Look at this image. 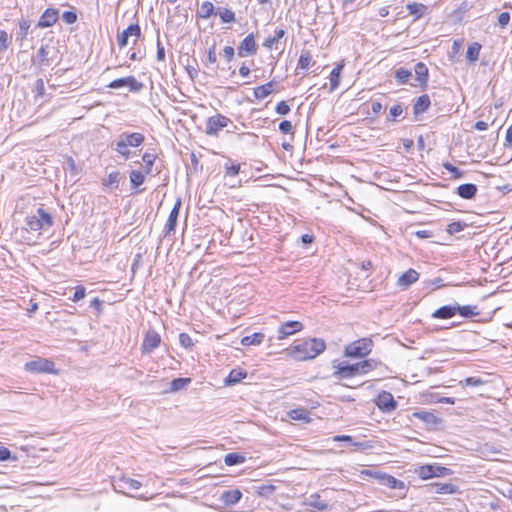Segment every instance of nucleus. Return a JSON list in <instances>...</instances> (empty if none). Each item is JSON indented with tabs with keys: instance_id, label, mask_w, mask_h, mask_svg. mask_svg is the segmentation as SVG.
I'll return each mask as SVG.
<instances>
[{
	"instance_id": "f257e3e1",
	"label": "nucleus",
	"mask_w": 512,
	"mask_h": 512,
	"mask_svg": "<svg viewBox=\"0 0 512 512\" xmlns=\"http://www.w3.org/2000/svg\"><path fill=\"white\" fill-rule=\"evenodd\" d=\"M325 349L326 343L323 339L310 338L292 346L290 355L298 361H305L317 357Z\"/></svg>"
},
{
	"instance_id": "f03ea898",
	"label": "nucleus",
	"mask_w": 512,
	"mask_h": 512,
	"mask_svg": "<svg viewBox=\"0 0 512 512\" xmlns=\"http://www.w3.org/2000/svg\"><path fill=\"white\" fill-rule=\"evenodd\" d=\"M24 223L28 233H36L39 237L52 227L53 218L43 208H38L34 214L26 216Z\"/></svg>"
},
{
	"instance_id": "7ed1b4c3",
	"label": "nucleus",
	"mask_w": 512,
	"mask_h": 512,
	"mask_svg": "<svg viewBox=\"0 0 512 512\" xmlns=\"http://www.w3.org/2000/svg\"><path fill=\"white\" fill-rule=\"evenodd\" d=\"M144 141H145V136L142 133L123 132L112 143V148L119 155H121L125 160H127L131 156L129 147H138V146L142 145L144 143Z\"/></svg>"
},
{
	"instance_id": "20e7f679",
	"label": "nucleus",
	"mask_w": 512,
	"mask_h": 512,
	"mask_svg": "<svg viewBox=\"0 0 512 512\" xmlns=\"http://www.w3.org/2000/svg\"><path fill=\"white\" fill-rule=\"evenodd\" d=\"M373 341L371 338H361L351 342L345 348V355L348 357H365L371 353Z\"/></svg>"
},
{
	"instance_id": "39448f33",
	"label": "nucleus",
	"mask_w": 512,
	"mask_h": 512,
	"mask_svg": "<svg viewBox=\"0 0 512 512\" xmlns=\"http://www.w3.org/2000/svg\"><path fill=\"white\" fill-rule=\"evenodd\" d=\"M415 473L421 479H430L433 477H445L452 474V470L450 468L440 466L438 464H428L422 465L415 469Z\"/></svg>"
},
{
	"instance_id": "423d86ee",
	"label": "nucleus",
	"mask_w": 512,
	"mask_h": 512,
	"mask_svg": "<svg viewBox=\"0 0 512 512\" xmlns=\"http://www.w3.org/2000/svg\"><path fill=\"white\" fill-rule=\"evenodd\" d=\"M229 123H231V120L228 117L218 113L207 119L205 133L217 137L219 132L227 127Z\"/></svg>"
},
{
	"instance_id": "0eeeda50",
	"label": "nucleus",
	"mask_w": 512,
	"mask_h": 512,
	"mask_svg": "<svg viewBox=\"0 0 512 512\" xmlns=\"http://www.w3.org/2000/svg\"><path fill=\"white\" fill-rule=\"evenodd\" d=\"M25 369L34 373H57L54 362L45 358H38L27 362Z\"/></svg>"
},
{
	"instance_id": "6e6552de",
	"label": "nucleus",
	"mask_w": 512,
	"mask_h": 512,
	"mask_svg": "<svg viewBox=\"0 0 512 512\" xmlns=\"http://www.w3.org/2000/svg\"><path fill=\"white\" fill-rule=\"evenodd\" d=\"M375 403L377 407L384 413H390L396 410L398 403L394 399L392 393L388 391H382L378 394Z\"/></svg>"
},
{
	"instance_id": "1a4fd4ad",
	"label": "nucleus",
	"mask_w": 512,
	"mask_h": 512,
	"mask_svg": "<svg viewBox=\"0 0 512 512\" xmlns=\"http://www.w3.org/2000/svg\"><path fill=\"white\" fill-rule=\"evenodd\" d=\"M303 324L299 321H287L283 322L277 330V340H283L287 337L294 335L295 333L303 329Z\"/></svg>"
},
{
	"instance_id": "9d476101",
	"label": "nucleus",
	"mask_w": 512,
	"mask_h": 512,
	"mask_svg": "<svg viewBox=\"0 0 512 512\" xmlns=\"http://www.w3.org/2000/svg\"><path fill=\"white\" fill-rule=\"evenodd\" d=\"M124 86H127L132 92H139L143 88V84L137 81L134 76L113 80L108 85V87L111 89H119Z\"/></svg>"
},
{
	"instance_id": "9b49d317",
	"label": "nucleus",
	"mask_w": 512,
	"mask_h": 512,
	"mask_svg": "<svg viewBox=\"0 0 512 512\" xmlns=\"http://www.w3.org/2000/svg\"><path fill=\"white\" fill-rule=\"evenodd\" d=\"M258 46L255 42L253 33L248 34L239 44L237 53L240 57H246L255 55L257 53Z\"/></svg>"
},
{
	"instance_id": "f8f14e48",
	"label": "nucleus",
	"mask_w": 512,
	"mask_h": 512,
	"mask_svg": "<svg viewBox=\"0 0 512 512\" xmlns=\"http://www.w3.org/2000/svg\"><path fill=\"white\" fill-rule=\"evenodd\" d=\"M114 490L125 494V490H137L141 487V483L138 480L120 477L112 482Z\"/></svg>"
},
{
	"instance_id": "ddd939ff",
	"label": "nucleus",
	"mask_w": 512,
	"mask_h": 512,
	"mask_svg": "<svg viewBox=\"0 0 512 512\" xmlns=\"http://www.w3.org/2000/svg\"><path fill=\"white\" fill-rule=\"evenodd\" d=\"M161 342L160 335L154 331L150 330L146 333L141 349L143 353H151L154 349H156Z\"/></svg>"
},
{
	"instance_id": "4468645a",
	"label": "nucleus",
	"mask_w": 512,
	"mask_h": 512,
	"mask_svg": "<svg viewBox=\"0 0 512 512\" xmlns=\"http://www.w3.org/2000/svg\"><path fill=\"white\" fill-rule=\"evenodd\" d=\"M336 368L337 369L334 372V376L338 379H345L356 375H361L358 363L346 365L340 364Z\"/></svg>"
},
{
	"instance_id": "2eb2a0df",
	"label": "nucleus",
	"mask_w": 512,
	"mask_h": 512,
	"mask_svg": "<svg viewBox=\"0 0 512 512\" xmlns=\"http://www.w3.org/2000/svg\"><path fill=\"white\" fill-rule=\"evenodd\" d=\"M426 487L429 492L435 494H455L458 491V487L453 483L433 482Z\"/></svg>"
},
{
	"instance_id": "dca6fc26",
	"label": "nucleus",
	"mask_w": 512,
	"mask_h": 512,
	"mask_svg": "<svg viewBox=\"0 0 512 512\" xmlns=\"http://www.w3.org/2000/svg\"><path fill=\"white\" fill-rule=\"evenodd\" d=\"M412 416L414 418L419 419L420 421H422L426 425V427L428 429H432V428L436 427L440 423V421H441L432 412L424 411V410L413 412Z\"/></svg>"
},
{
	"instance_id": "f3484780",
	"label": "nucleus",
	"mask_w": 512,
	"mask_h": 512,
	"mask_svg": "<svg viewBox=\"0 0 512 512\" xmlns=\"http://www.w3.org/2000/svg\"><path fill=\"white\" fill-rule=\"evenodd\" d=\"M419 273L415 269H408L397 280V285L402 289H407L410 285L418 281Z\"/></svg>"
},
{
	"instance_id": "a211bd4d",
	"label": "nucleus",
	"mask_w": 512,
	"mask_h": 512,
	"mask_svg": "<svg viewBox=\"0 0 512 512\" xmlns=\"http://www.w3.org/2000/svg\"><path fill=\"white\" fill-rule=\"evenodd\" d=\"M53 49V47H49L48 45H42L39 48L36 57L33 59L34 64L40 67L50 65V53Z\"/></svg>"
},
{
	"instance_id": "6ab92c4d",
	"label": "nucleus",
	"mask_w": 512,
	"mask_h": 512,
	"mask_svg": "<svg viewBox=\"0 0 512 512\" xmlns=\"http://www.w3.org/2000/svg\"><path fill=\"white\" fill-rule=\"evenodd\" d=\"M58 19V10L48 8L44 11L38 21V27L48 28L55 24Z\"/></svg>"
},
{
	"instance_id": "aec40b11",
	"label": "nucleus",
	"mask_w": 512,
	"mask_h": 512,
	"mask_svg": "<svg viewBox=\"0 0 512 512\" xmlns=\"http://www.w3.org/2000/svg\"><path fill=\"white\" fill-rule=\"evenodd\" d=\"M180 207H181V199H178L169 214V217H168V220H167V223L165 226L166 234H169L171 231L175 230V227L177 225V219H178L179 212H180Z\"/></svg>"
},
{
	"instance_id": "412c9836",
	"label": "nucleus",
	"mask_w": 512,
	"mask_h": 512,
	"mask_svg": "<svg viewBox=\"0 0 512 512\" xmlns=\"http://www.w3.org/2000/svg\"><path fill=\"white\" fill-rule=\"evenodd\" d=\"M456 315V303L454 305H444L432 314L433 318L437 319H450Z\"/></svg>"
},
{
	"instance_id": "4be33fe9",
	"label": "nucleus",
	"mask_w": 512,
	"mask_h": 512,
	"mask_svg": "<svg viewBox=\"0 0 512 512\" xmlns=\"http://www.w3.org/2000/svg\"><path fill=\"white\" fill-rule=\"evenodd\" d=\"M477 190L475 184L465 183L457 187V194L463 199H472L476 195Z\"/></svg>"
},
{
	"instance_id": "5701e85b",
	"label": "nucleus",
	"mask_w": 512,
	"mask_h": 512,
	"mask_svg": "<svg viewBox=\"0 0 512 512\" xmlns=\"http://www.w3.org/2000/svg\"><path fill=\"white\" fill-rule=\"evenodd\" d=\"M288 416L292 420L303 421L306 423L311 422L310 412L303 407L292 409L288 412Z\"/></svg>"
},
{
	"instance_id": "b1692460",
	"label": "nucleus",
	"mask_w": 512,
	"mask_h": 512,
	"mask_svg": "<svg viewBox=\"0 0 512 512\" xmlns=\"http://www.w3.org/2000/svg\"><path fill=\"white\" fill-rule=\"evenodd\" d=\"M431 104L430 97L424 94L417 98L413 105V112L415 115L422 114L429 108Z\"/></svg>"
},
{
	"instance_id": "393cba45",
	"label": "nucleus",
	"mask_w": 512,
	"mask_h": 512,
	"mask_svg": "<svg viewBox=\"0 0 512 512\" xmlns=\"http://www.w3.org/2000/svg\"><path fill=\"white\" fill-rule=\"evenodd\" d=\"M242 493L238 490H228L222 493L221 500L226 505H234L240 501Z\"/></svg>"
},
{
	"instance_id": "a878e982",
	"label": "nucleus",
	"mask_w": 512,
	"mask_h": 512,
	"mask_svg": "<svg viewBox=\"0 0 512 512\" xmlns=\"http://www.w3.org/2000/svg\"><path fill=\"white\" fill-rule=\"evenodd\" d=\"M417 81L420 85L426 86L428 81V68L423 62H418L414 67Z\"/></svg>"
},
{
	"instance_id": "bb28decb",
	"label": "nucleus",
	"mask_w": 512,
	"mask_h": 512,
	"mask_svg": "<svg viewBox=\"0 0 512 512\" xmlns=\"http://www.w3.org/2000/svg\"><path fill=\"white\" fill-rule=\"evenodd\" d=\"M487 383V380L483 379L482 377L480 376H472V377H467L463 380H460L458 385L462 388H465V387H480V386H483Z\"/></svg>"
},
{
	"instance_id": "cd10ccee",
	"label": "nucleus",
	"mask_w": 512,
	"mask_h": 512,
	"mask_svg": "<svg viewBox=\"0 0 512 512\" xmlns=\"http://www.w3.org/2000/svg\"><path fill=\"white\" fill-rule=\"evenodd\" d=\"M477 310V306H460L458 303H456V314H459L463 318H472L479 314Z\"/></svg>"
},
{
	"instance_id": "c85d7f7f",
	"label": "nucleus",
	"mask_w": 512,
	"mask_h": 512,
	"mask_svg": "<svg viewBox=\"0 0 512 512\" xmlns=\"http://www.w3.org/2000/svg\"><path fill=\"white\" fill-rule=\"evenodd\" d=\"M286 34V31L284 29H276L275 35L268 37L264 43L263 46L267 49H272L273 47L277 48V44L279 43L280 39H282Z\"/></svg>"
},
{
	"instance_id": "c756f323",
	"label": "nucleus",
	"mask_w": 512,
	"mask_h": 512,
	"mask_svg": "<svg viewBox=\"0 0 512 512\" xmlns=\"http://www.w3.org/2000/svg\"><path fill=\"white\" fill-rule=\"evenodd\" d=\"M215 14V7L212 2L204 1L197 11L199 18L207 19Z\"/></svg>"
},
{
	"instance_id": "7c9ffc66",
	"label": "nucleus",
	"mask_w": 512,
	"mask_h": 512,
	"mask_svg": "<svg viewBox=\"0 0 512 512\" xmlns=\"http://www.w3.org/2000/svg\"><path fill=\"white\" fill-rule=\"evenodd\" d=\"M273 82H268L264 85H260L254 88L255 98L261 100L269 96L273 92Z\"/></svg>"
},
{
	"instance_id": "2f4dec72",
	"label": "nucleus",
	"mask_w": 512,
	"mask_h": 512,
	"mask_svg": "<svg viewBox=\"0 0 512 512\" xmlns=\"http://www.w3.org/2000/svg\"><path fill=\"white\" fill-rule=\"evenodd\" d=\"M306 504L318 511H325L328 509L327 503L321 500L318 494L310 495V497L307 499Z\"/></svg>"
},
{
	"instance_id": "473e14b6",
	"label": "nucleus",
	"mask_w": 512,
	"mask_h": 512,
	"mask_svg": "<svg viewBox=\"0 0 512 512\" xmlns=\"http://www.w3.org/2000/svg\"><path fill=\"white\" fill-rule=\"evenodd\" d=\"M410 15L415 16V19L421 18L427 10V7L422 3H409L406 6Z\"/></svg>"
},
{
	"instance_id": "72a5a7b5",
	"label": "nucleus",
	"mask_w": 512,
	"mask_h": 512,
	"mask_svg": "<svg viewBox=\"0 0 512 512\" xmlns=\"http://www.w3.org/2000/svg\"><path fill=\"white\" fill-rule=\"evenodd\" d=\"M265 335L260 332L253 333L245 336L241 340V344L244 346L259 345L264 341Z\"/></svg>"
},
{
	"instance_id": "f704fd0d",
	"label": "nucleus",
	"mask_w": 512,
	"mask_h": 512,
	"mask_svg": "<svg viewBox=\"0 0 512 512\" xmlns=\"http://www.w3.org/2000/svg\"><path fill=\"white\" fill-rule=\"evenodd\" d=\"M246 460L245 456L240 454V453H236V452H231V453H228L225 458H224V463L227 465V466H234V465H238V464H242L244 463Z\"/></svg>"
},
{
	"instance_id": "c9c22d12",
	"label": "nucleus",
	"mask_w": 512,
	"mask_h": 512,
	"mask_svg": "<svg viewBox=\"0 0 512 512\" xmlns=\"http://www.w3.org/2000/svg\"><path fill=\"white\" fill-rule=\"evenodd\" d=\"M481 50V45L477 42L472 43L468 46L467 52H466V59L467 61L473 63L478 60L479 54Z\"/></svg>"
},
{
	"instance_id": "e433bc0d",
	"label": "nucleus",
	"mask_w": 512,
	"mask_h": 512,
	"mask_svg": "<svg viewBox=\"0 0 512 512\" xmlns=\"http://www.w3.org/2000/svg\"><path fill=\"white\" fill-rule=\"evenodd\" d=\"M343 69V65H337L334 67L330 73V90L334 91L338 88L340 84V73Z\"/></svg>"
},
{
	"instance_id": "4c0bfd02",
	"label": "nucleus",
	"mask_w": 512,
	"mask_h": 512,
	"mask_svg": "<svg viewBox=\"0 0 512 512\" xmlns=\"http://www.w3.org/2000/svg\"><path fill=\"white\" fill-rule=\"evenodd\" d=\"M145 181V174L140 170L130 172V183L133 189H137Z\"/></svg>"
},
{
	"instance_id": "58836bf2",
	"label": "nucleus",
	"mask_w": 512,
	"mask_h": 512,
	"mask_svg": "<svg viewBox=\"0 0 512 512\" xmlns=\"http://www.w3.org/2000/svg\"><path fill=\"white\" fill-rule=\"evenodd\" d=\"M246 372H243L241 370L233 369L228 377L226 378V384L233 385L236 383H239L241 380H243L246 377Z\"/></svg>"
},
{
	"instance_id": "ea45409f",
	"label": "nucleus",
	"mask_w": 512,
	"mask_h": 512,
	"mask_svg": "<svg viewBox=\"0 0 512 512\" xmlns=\"http://www.w3.org/2000/svg\"><path fill=\"white\" fill-rule=\"evenodd\" d=\"M190 382H191L190 378H175L171 381L170 391L176 392V391L182 390L185 387H187Z\"/></svg>"
},
{
	"instance_id": "a19ab883",
	"label": "nucleus",
	"mask_w": 512,
	"mask_h": 512,
	"mask_svg": "<svg viewBox=\"0 0 512 512\" xmlns=\"http://www.w3.org/2000/svg\"><path fill=\"white\" fill-rule=\"evenodd\" d=\"M218 13L223 23H232L235 21L234 12L226 7H219Z\"/></svg>"
},
{
	"instance_id": "79ce46f5",
	"label": "nucleus",
	"mask_w": 512,
	"mask_h": 512,
	"mask_svg": "<svg viewBox=\"0 0 512 512\" xmlns=\"http://www.w3.org/2000/svg\"><path fill=\"white\" fill-rule=\"evenodd\" d=\"M358 365L360 368V373H361V375H363V374H366V373L374 370L377 367L378 362L375 361L374 359H367V360L358 362Z\"/></svg>"
},
{
	"instance_id": "37998d69",
	"label": "nucleus",
	"mask_w": 512,
	"mask_h": 512,
	"mask_svg": "<svg viewBox=\"0 0 512 512\" xmlns=\"http://www.w3.org/2000/svg\"><path fill=\"white\" fill-rule=\"evenodd\" d=\"M411 71L406 68H399L395 72V79L399 84H405L411 77Z\"/></svg>"
},
{
	"instance_id": "c03bdc74",
	"label": "nucleus",
	"mask_w": 512,
	"mask_h": 512,
	"mask_svg": "<svg viewBox=\"0 0 512 512\" xmlns=\"http://www.w3.org/2000/svg\"><path fill=\"white\" fill-rule=\"evenodd\" d=\"M121 179V174L119 171H113L109 173L107 179L104 180L103 185L105 186H114L115 188L118 187V183Z\"/></svg>"
},
{
	"instance_id": "a18cd8bd",
	"label": "nucleus",
	"mask_w": 512,
	"mask_h": 512,
	"mask_svg": "<svg viewBox=\"0 0 512 512\" xmlns=\"http://www.w3.org/2000/svg\"><path fill=\"white\" fill-rule=\"evenodd\" d=\"M404 110L403 106L401 104H396L390 108L389 111V121L395 122L398 120L399 117L402 116Z\"/></svg>"
},
{
	"instance_id": "49530a36",
	"label": "nucleus",
	"mask_w": 512,
	"mask_h": 512,
	"mask_svg": "<svg viewBox=\"0 0 512 512\" xmlns=\"http://www.w3.org/2000/svg\"><path fill=\"white\" fill-rule=\"evenodd\" d=\"M142 160L145 163V172L147 174H149L151 172L152 166L156 160V155L146 152L143 154Z\"/></svg>"
},
{
	"instance_id": "de8ad7c7",
	"label": "nucleus",
	"mask_w": 512,
	"mask_h": 512,
	"mask_svg": "<svg viewBox=\"0 0 512 512\" xmlns=\"http://www.w3.org/2000/svg\"><path fill=\"white\" fill-rule=\"evenodd\" d=\"M311 60L309 52H302L298 60V68L307 69L311 64Z\"/></svg>"
},
{
	"instance_id": "09e8293b",
	"label": "nucleus",
	"mask_w": 512,
	"mask_h": 512,
	"mask_svg": "<svg viewBox=\"0 0 512 512\" xmlns=\"http://www.w3.org/2000/svg\"><path fill=\"white\" fill-rule=\"evenodd\" d=\"M179 342H180V345L182 347H184L185 349H192V347L194 346L192 338L187 333H180Z\"/></svg>"
},
{
	"instance_id": "8fccbe9b",
	"label": "nucleus",
	"mask_w": 512,
	"mask_h": 512,
	"mask_svg": "<svg viewBox=\"0 0 512 512\" xmlns=\"http://www.w3.org/2000/svg\"><path fill=\"white\" fill-rule=\"evenodd\" d=\"M125 30L129 37H135V41L141 36V29L138 24H131Z\"/></svg>"
},
{
	"instance_id": "3c124183",
	"label": "nucleus",
	"mask_w": 512,
	"mask_h": 512,
	"mask_svg": "<svg viewBox=\"0 0 512 512\" xmlns=\"http://www.w3.org/2000/svg\"><path fill=\"white\" fill-rule=\"evenodd\" d=\"M86 295V289L84 286H77L75 288V292H74V295L73 297L71 298V300L73 302H78L80 301L81 299H83Z\"/></svg>"
},
{
	"instance_id": "603ef678",
	"label": "nucleus",
	"mask_w": 512,
	"mask_h": 512,
	"mask_svg": "<svg viewBox=\"0 0 512 512\" xmlns=\"http://www.w3.org/2000/svg\"><path fill=\"white\" fill-rule=\"evenodd\" d=\"M464 227H465V224H463L461 222H452V223L448 224L447 232L450 234H455V233L462 231L464 229Z\"/></svg>"
},
{
	"instance_id": "864d4df0",
	"label": "nucleus",
	"mask_w": 512,
	"mask_h": 512,
	"mask_svg": "<svg viewBox=\"0 0 512 512\" xmlns=\"http://www.w3.org/2000/svg\"><path fill=\"white\" fill-rule=\"evenodd\" d=\"M62 19L66 24H73L77 21V14L74 11H65Z\"/></svg>"
},
{
	"instance_id": "5fc2aeb1",
	"label": "nucleus",
	"mask_w": 512,
	"mask_h": 512,
	"mask_svg": "<svg viewBox=\"0 0 512 512\" xmlns=\"http://www.w3.org/2000/svg\"><path fill=\"white\" fill-rule=\"evenodd\" d=\"M29 27H30L29 21H27V20L20 21L18 35L20 36L21 39L26 38V36L28 34Z\"/></svg>"
},
{
	"instance_id": "6e6d98bb",
	"label": "nucleus",
	"mask_w": 512,
	"mask_h": 512,
	"mask_svg": "<svg viewBox=\"0 0 512 512\" xmlns=\"http://www.w3.org/2000/svg\"><path fill=\"white\" fill-rule=\"evenodd\" d=\"M276 113L279 115H286L290 112V106L286 101H280L275 108Z\"/></svg>"
},
{
	"instance_id": "4d7b16f0",
	"label": "nucleus",
	"mask_w": 512,
	"mask_h": 512,
	"mask_svg": "<svg viewBox=\"0 0 512 512\" xmlns=\"http://www.w3.org/2000/svg\"><path fill=\"white\" fill-rule=\"evenodd\" d=\"M386 484L393 489H398L403 487V482L401 480L396 479L393 476H388L386 479Z\"/></svg>"
},
{
	"instance_id": "13d9d810",
	"label": "nucleus",
	"mask_w": 512,
	"mask_h": 512,
	"mask_svg": "<svg viewBox=\"0 0 512 512\" xmlns=\"http://www.w3.org/2000/svg\"><path fill=\"white\" fill-rule=\"evenodd\" d=\"M279 130L283 134H289L293 131L292 123L288 120H283L279 124Z\"/></svg>"
},
{
	"instance_id": "bf43d9fd",
	"label": "nucleus",
	"mask_w": 512,
	"mask_h": 512,
	"mask_svg": "<svg viewBox=\"0 0 512 512\" xmlns=\"http://www.w3.org/2000/svg\"><path fill=\"white\" fill-rule=\"evenodd\" d=\"M225 169H226V175L227 176L235 177L236 175L239 174L240 165L239 164H231L229 166L226 165Z\"/></svg>"
},
{
	"instance_id": "052dcab7",
	"label": "nucleus",
	"mask_w": 512,
	"mask_h": 512,
	"mask_svg": "<svg viewBox=\"0 0 512 512\" xmlns=\"http://www.w3.org/2000/svg\"><path fill=\"white\" fill-rule=\"evenodd\" d=\"M510 22V14L508 12H502L498 16V24L501 28H505Z\"/></svg>"
},
{
	"instance_id": "680f3d73",
	"label": "nucleus",
	"mask_w": 512,
	"mask_h": 512,
	"mask_svg": "<svg viewBox=\"0 0 512 512\" xmlns=\"http://www.w3.org/2000/svg\"><path fill=\"white\" fill-rule=\"evenodd\" d=\"M157 60L158 61H165V49L162 45L159 35L157 36Z\"/></svg>"
},
{
	"instance_id": "e2e57ef3",
	"label": "nucleus",
	"mask_w": 512,
	"mask_h": 512,
	"mask_svg": "<svg viewBox=\"0 0 512 512\" xmlns=\"http://www.w3.org/2000/svg\"><path fill=\"white\" fill-rule=\"evenodd\" d=\"M128 33L126 30H123L120 34L117 36V42L120 48L125 47L128 44Z\"/></svg>"
},
{
	"instance_id": "0e129e2a",
	"label": "nucleus",
	"mask_w": 512,
	"mask_h": 512,
	"mask_svg": "<svg viewBox=\"0 0 512 512\" xmlns=\"http://www.w3.org/2000/svg\"><path fill=\"white\" fill-rule=\"evenodd\" d=\"M35 92L37 97H42L45 94V85L43 79H38L36 81Z\"/></svg>"
},
{
	"instance_id": "69168bd1",
	"label": "nucleus",
	"mask_w": 512,
	"mask_h": 512,
	"mask_svg": "<svg viewBox=\"0 0 512 512\" xmlns=\"http://www.w3.org/2000/svg\"><path fill=\"white\" fill-rule=\"evenodd\" d=\"M222 55L228 62H230L234 58L235 50L232 46H226L223 49Z\"/></svg>"
},
{
	"instance_id": "338daca9",
	"label": "nucleus",
	"mask_w": 512,
	"mask_h": 512,
	"mask_svg": "<svg viewBox=\"0 0 512 512\" xmlns=\"http://www.w3.org/2000/svg\"><path fill=\"white\" fill-rule=\"evenodd\" d=\"M8 33L4 30H0V48L1 50H5L8 47Z\"/></svg>"
},
{
	"instance_id": "774afa93",
	"label": "nucleus",
	"mask_w": 512,
	"mask_h": 512,
	"mask_svg": "<svg viewBox=\"0 0 512 512\" xmlns=\"http://www.w3.org/2000/svg\"><path fill=\"white\" fill-rule=\"evenodd\" d=\"M443 166L447 171H449L450 173H453L455 178L461 177L462 173L459 171V169L457 167H455L451 163H445Z\"/></svg>"
}]
</instances>
